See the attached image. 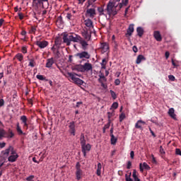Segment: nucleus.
Wrapping results in <instances>:
<instances>
[{
    "instance_id": "34",
    "label": "nucleus",
    "mask_w": 181,
    "mask_h": 181,
    "mask_svg": "<svg viewBox=\"0 0 181 181\" xmlns=\"http://www.w3.org/2000/svg\"><path fill=\"white\" fill-rule=\"evenodd\" d=\"M101 170H102V163H98V170H97V175H101Z\"/></svg>"
},
{
    "instance_id": "3",
    "label": "nucleus",
    "mask_w": 181,
    "mask_h": 181,
    "mask_svg": "<svg viewBox=\"0 0 181 181\" xmlns=\"http://www.w3.org/2000/svg\"><path fill=\"white\" fill-rule=\"evenodd\" d=\"M76 75L78 76V74H73V72H67L66 74V77H67L68 78H71L75 84H77L78 86H83L84 81H83V79H80V78L76 77Z\"/></svg>"
},
{
    "instance_id": "32",
    "label": "nucleus",
    "mask_w": 181,
    "mask_h": 181,
    "mask_svg": "<svg viewBox=\"0 0 181 181\" xmlns=\"http://www.w3.org/2000/svg\"><path fill=\"white\" fill-rule=\"evenodd\" d=\"M115 115V114L114 111H112V112H107V119H108V121H109L110 124H111V122H112L111 117H112V116H114Z\"/></svg>"
},
{
    "instance_id": "18",
    "label": "nucleus",
    "mask_w": 181,
    "mask_h": 181,
    "mask_svg": "<svg viewBox=\"0 0 181 181\" xmlns=\"http://www.w3.org/2000/svg\"><path fill=\"white\" fill-rule=\"evenodd\" d=\"M153 37L157 40V42H161L162 41V36L160 33L159 30H155L153 33Z\"/></svg>"
},
{
    "instance_id": "23",
    "label": "nucleus",
    "mask_w": 181,
    "mask_h": 181,
    "mask_svg": "<svg viewBox=\"0 0 181 181\" xmlns=\"http://www.w3.org/2000/svg\"><path fill=\"white\" fill-rule=\"evenodd\" d=\"M142 60H146V58H145L144 55L143 54H139L136 59V64H141Z\"/></svg>"
},
{
    "instance_id": "14",
    "label": "nucleus",
    "mask_w": 181,
    "mask_h": 181,
    "mask_svg": "<svg viewBox=\"0 0 181 181\" xmlns=\"http://www.w3.org/2000/svg\"><path fill=\"white\" fill-rule=\"evenodd\" d=\"M144 124H146V122L142 121V119H139V121H137L135 124V128H137V129H141V131H143V126H144Z\"/></svg>"
},
{
    "instance_id": "53",
    "label": "nucleus",
    "mask_w": 181,
    "mask_h": 181,
    "mask_svg": "<svg viewBox=\"0 0 181 181\" xmlns=\"http://www.w3.org/2000/svg\"><path fill=\"white\" fill-rule=\"evenodd\" d=\"M98 11L100 14H104V8L103 7H98Z\"/></svg>"
},
{
    "instance_id": "62",
    "label": "nucleus",
    "mask_w": 181,
    "mask_h": 181,
    "mask_svg": "<svg viewBox=\"0 0 181 181\" xmlns=\"http://www.w3.org/2000/svg\"><path fill=\"white\" fill-rule=\"evenodd\" d=\"M80 168H81V163H76V170H80Z\"/></svg>"
},
{
    "instance_id": "48",
    "label": "nucleus",
    "mask_w": 181,
    "mask_h": 181,
    "mask_svg": "<svg viewBox=\"0 0 181 181\" xmlns=\"http://www.w3.org/2000/svg\"><path fill=\"white\" fill-rule=\"evenodd\" d=\"M95 1H97V0H88L87 7L88 8L90 7V6L93 5L94 4V2H95Z\"/></svg>"
},
{
    "instance_id": "16",
    "label": "nucleus",
    "mask_w": 181,
    "mask_h": 181,
    "mask_svg": "<svg viewBox=\"0 0 181 181\" xmlns=\"http://www.w3.org/2000/svg\"><path fill=\"white\" fill-rule=\"evenodd\" d=\"M86 144V141L85 139V134H84V133H81V136H80V144L81 146L82 152L83 151V148H84Z\"/></svg>"
},
{
    "instance_id": "5",
    "label": "nucleus",
    "mask_w": 181,
    "mask_h": 181,
    "mask_svg": "<svg viewBox=\"0 0 181 181\" xmlns=\"http://www.w3.org/2000/svg\"><path fill=\"white\" fill-rule=\"evenodd\" d=\"M86 16H89L92 19H93L94 16H96V11L95 8H89L87 9L86 12Z\"/></svg>"
},
{
    "instance_id": "50",
    "label": "nucleus",
    "mask_w": 181,
    "mask_h": 181,
    "mask_svg": "<svg viewBox=\"0 0 181 181\" xmlns=\"http://www.w3.org/2000/svg\"><path fill=\"white\" fill-rule=\"evenodd\" d=\"M112 108H114V109L118 108V103L114 102L113 104H112Z\"/></svg>"
},
{
    "instance_id": "61",
    "label": "nucleus",
    "mask_w": 181,
    "mask_h": 181,
    "mask_svg": "<svg viewBox=\"0 0 181 181\" xmlns=\"http://www.w3.org/2000/svg\"><path fill=\"white\" fill-rule=\"evenodd\" d=\"M5 104V100L1 98L0 100V107H3V105Z\"/></svg>"
},
{
    "instance_id": "37",
    "label": "nucleus",
    "mask_w": 181,
    "mask_h": 181,
    "mask_svg": "<svg viewBox=\"0 0 181 181\" xmlns=\"http://www.w3.org/2000/svg\"><path fill=\"white\" fill-rule=\"evenodd\" d=\"M117 141V137L115 136L114 134L111 136V144L112 145H115Z\"/></svg>"
},
{
    "instance_id": "59",
    "label": "nucleus",
    "mask_w": 181,
    "mask_h": 181,
    "mask_svg": "<svg viewBox=\"0 0 181 181\" xmlns=\"http://www.w3.org/2000/svg\"><path fill=\"white\" fill-rule=\"evenodd\" d=\"M175 153H176L177 155L181 156V149H180V148H176V149H175Z\"/></svg>"
},
{
    "instance_id": "9",
    "label": "nucleus",
    "mask_w": 181,
    "mask_h": 181,
    "mask_svg": "<svg viewBox=\"0 0 181 181\" xmlns=\"http://www.w3.org/2000/svg\"><path fill=\"white\" fill-rule=\"evenodd\" d=\"M69 127V133L72 134V135H74V136H75V135H76V124H75V122H74V121L70 122Z\"/></svg>"
},
{
    "instance_id": "36",
    "label": "nucleus",
    "mask_w": 181,
    "mask_h": 181,
    "mask_svg": "<svg viewBox=\"0 0 181 181\" xmlns=\"http://www.w3.org/2000/svg\"><path fill=\"white\" fill-rule=\"evenodd\" d=\"M36 78L40 79V81H48L42 74H37Z\"/></svg>"
},
{
    "instance_id": "12",
    "label": "nucleus",
    "mask_w": 181,
    "mask_h": 181,
    "mask_svg": "<svg viewBox=\"0 0 181 181\" xmlns=\"http://www.w3.org/2000/svg\"><path fill=\"white\" fill-rule=\"evenodd\" d=\"M36 45H37L40 47V49H45V47H47V46L49 45V42L46 40L37 41Z\"/></svg>"
},
{
    "instance_id": "63",
    "label": "nucleus",
    "mask_w": 181,
    "mask_h": 181,
    "mask_svg": "<svg viewBox=\"0 0 181 181\" xmlns=\"http://www.w3.org/2000/svg\"><path fill=\"white\" fill-rule=\"evenodd\" d=\"M160 152L161 153V154H165V151L163 149V147H162V146H160Z\"/></svg>"
},
{
    "instance_id": "40",
    "label": "nucleus",
    "mask_w": 181,
    "mask_h": 181,
    "mask_svg": "<svg viewBox=\"0 0 181 181\" xmlns=\"http://www.w3.org/2000/svg\"><path fill=\"white\" fill-rule=\"evenodd\" d=\"M126 115L124 114V112H122L121 115H119V120L120 122H122V121H124V119H125Z\"/></svg>"
},
{
    "instance_id": "47",
    "label": "nucleus",
    "mask_w": 181,
    "mask_h": 181,
    "mask_svg": "<svg viewBox=\"0 0 181 181\" xmlns=\"http://www.w3.org/2000/svg\"><path fill=\"white\" fill-rule=\"evenodd\" d=\"M125 180L126 181H134L132 177H130L128 174H125Z\"/></svg>"
},
{
    "instance_id": "20",
    "label": "nucleus",
    "mask_w": 181,
    "mask_h": 181,
    "mask_svg": "<svg viewBox=\"0 0 181 181\" xmlns=\"http://www.w3.org/2000/svg\"><path fill=\"white\" fill-rule=\"evenodd\" d=\"M102 52L105 53L110 49L109 44L107 42H102L101 44Z\"/></svg>"
},
{
    "instance_id": "51",
    "label": "nucleus",
    "mask_w": 181,
    "mask_h": 181,
    "mask_svg": "<svg viewBox=\"0 0 181 181\" xmlns=\"http://www.w3.org/2000/svg\"><path fill=\"white\" fill-rule=\"evenodd\" d=\"M132 167V161H127V168L128 170H130V168Z\"/></svg>"
},
{
    "instance_id": "1",
    "label": "nucleus",
    "mask_w": 181,
    "mask_h": 181,
    "mask_svg": "<svg viewBox=\"0 0 181 181\" xmlns=\"http://www.w3.org/2000/svg\"><path fill=\"white\" fill-rule=\"evenodd\" d=\"M1 156L3 158H8V161L10 163H14L18 158V154H17L16 151H15L14 147L13 146H9L8 148L2 151L1 153Z\"/></svg>"
},
{
    "instance_id": "57",
    "label": "nucleus",
    "mask_w": 181,
    "mask_h": 181,
    "mask_svg": "<svg viewBox=\"0 0 181 181\" xmlns=\"http://www.w3.org/2000/svg\"><path fill=\"white\" fill-rule=\"evenodd\" d=\"M100 84H101V86L103 88V89H107L108 86L107 84H105L104 82L102 81Z\"/></svg>"
},
{
    "instance_id": "33",
    "label": "nucleus",
    "mask_w": 181,
    "mask_h": 181,
    "mask_svg": "<svg viewBox=\"0 0 181 181\" xmlns=\"http://www.w3.org/2000/svg\"><path fill=\"white\" fill-rule=\"evenodd\" d=\"M15 134L13 133V132H12V130L9 129L8 130V133H6V138H13Z\"/></svg>"
},
{
    "instance_id": "55",
    "label": "nucleus",
    "mask_w": 181,
    "mask_h": 181,
    "mask_svg": "<svg viewBox=\"0 0 181 181\" xmlns=\"http://www.w3.org/2000/svg\"><path fill=\"white\" fill-rule=\"evenodd\" d=\"M119 84H120V79H119V78H117V79H115V85L119 86Z\"/></svg>"
},
{
    "instance_id": "19",
    "label": "nucleus",
    "mask_w": 181,
    "mask_h": 181,
    "mask_svg": "<svg viewBox=\"0 0 181 181\" xmlns=\"http://www.w3.org/2000/svg\"><path fill=\"white\" fill-rule=\"evenodd\" d=\"M168 115L173 119H177V115L175 114L174 107H170L168 110Z\"/></svg>"
},
{
    "instance_id": "41",
    "label": "nucleus",
    "mask_w": 181,
    "mask_h": 181,
    "mask_svg": "<svg viewBox=\"0 0 181 181\" xmlns=\"http://www.w3.org/2000/svg\"><path fill=\"white\" fill-rule=\"evenodd\" d=\"M37 31L36 26H32L30 30V33L35 34Z\"/></svg>"
},
{
    "instance_id": "45",
    "label": "nucleus",
    "mask_w": 181,
    "mask_h": 181,
    "mask_svg": "<svg viewBox=\"0 0 181 181\" xmlns=\"http://www.w3.org/2000/svg\"><path fill=\"white\" fill-rule=\"evenodd\" d=\"M168 78H169L170 81H171L172 82H175V76H173V74H169Z\"/></svg>"
},
{
    "instance_id": "30",
    "label": "nucleus",
    "mask_w": 181,
    "mask_h": 181,
    "mask_svg": "<svg viewBox=\"0 0 181 181\" xmlns=\"http://www.w3.org/2000/svg\"><path fill=\"white\" fill-rule=\"evenodd\" d=\"M29 62H30L28 64V66L35 67L36 66V62L35 60V58L29 59Z\"/></svg>"
},
{
    "instance_id": "22",
    "label": "nucleus",
    "mask_w": 181,
    "mask_h": 181,
    "mask_svg": "<svg viewBox=\"0 0 181 181\" xmlns=\"http://www.w3.org/2000/svg\"><path fill=\"white\" fill-rule=\"evenodd\" d=\"M53 64H54V60L53 57L47 59V63L45 65L46 67L50 68L52 66Z\"/></svg>"
},
{
    "instance_id": "42",
    "label": "nucleus",
    "mask_w": 181,
    "mask_h": 181,
    "mask_svg": "<svg viewBox=\"0 0 181 181\" xmlns=\"http://www.w3.org/2000/svg\"><path fill=\"white\" fill-rule=\"evenodd\" d=\"M66 18L68 20H74V16L71 13H67Z\"/></svg>"
},
{
    "instance_id": "46",
    "label": "nucleus",
    "mask_w": 181,
    "mask_h": 181,
    "mask_svg": "<svg viewBox=\"0 0 181 181\" xmlns=\"http://www.w3.org/2000/svg\"><path fill=\"white\" fill-rule=\"evenodd\" d=\"M143 168H145L146 170H151V167L146 163H143Z\"/></svg>"
},
{
    "instance_id": "6",
    "label": "nucleus",
    "mask_w": 181,
    "mask_h": 181,
    "mask_svg": "<svg viewBox=\"0 0 181 181\" xmlns=\"http://www.w3.org/2000/svg\"><path fill=\"white\" fill-rule=\"evenodd\" d=\"M20 119L21 122L23 124V128H25V129H28L29 124H28V119L27 116L25 115H23V116H21Z\"/></svg>"
},
{
    "instance_id": "25",
    "label": "nucleus",
    "mask_w": 181,
    "mask_h": 181,
    "mask_svg": "<svg viewBox=\"0 0 181 181\" xmlns=\"http://www.w3.org/2000/svg\"><path fill=\"white\" fill-rule=\"evenodd\" d=\"M83 176V170H81V167L78 170L76 171V177L77 180H80L82 178Z\"/></svg>"
},
{
    "instance_id": "35",
    "label": "nucleus",
    "mask_w": 181,
    "mask_h": 181,
    "mask_svg": "<svg viewBox=\"0 0 181 181\" xmlns=\"http://www.w3.org/2000/svg\"><path fill=\"white\" fill-rule=\"evenodd\" d=\"M16 131L19 135H22L23 134V132L22 130L21 127L19 126V123H17Z\"/></svg>"
},
{
    "instance_id": "21",
    "label": "nucleus",
    "mask_w": 181,
    "mask_h": 181,
    "mask_svg": "<svg viewBox=\"0 0 181 181\" xmlns=\"http://www.w3.org/2000/svg\"><path fill=\"white\" fill-rule=\"evenodd\" d=\"M93 70V65L90 63L83 64V71H90Z\"/></svg>"
},
{
    "instance_id": "4",
    "label": "nucleus",
    "mask_w": 181,
    "mask_h": 181,
    "mask_svg": "<svg viewBox=\"0 0 181 181\" xmlns=\"http://www.w3.org/2000/svg\"><path fill=\"white\" fill-rule=\"evenodd\" d=\"M75 57H77L79 59H82L81 61V63H82L83 60L90 59L91 55L87 51L83 50L82 52L76 53Z\"/></svg>"
},
{
    "instance_id": "56",
    "label": "nucleus",
    "mask_w": 181,
    "mask_h": 181,
    "mask_svg": "<svg viewBox=\"0 0 181 181\" xmlns=\"http://www.w3.org/2000/svg\"><path fill=\"white\" fill-rule=\"evenodd\" d=\"M132 49H133V51H134V53L138 52V47H137V46H136V45H134L132 47Z\"/></svg>"
},
{
    "instance_id": "2",
    "label": "nucleus",
    "mask_w": 181,
    "mask_h": 181,
    "mask_svg": "<svg viewBox=\"0 0 181 181\" xmlns=\"http://www.w3.org/2000/svg\"><path fill=\"white\" fill-rule=\"evenodd\" d=\"M80 39L81 36L78 34L64 33L63 35V42L66 44L67 46L71 45V42H78Z\"/></svg>"
},
{
    "instance_id": "26",
    "label": "nucleus",
    "mask_w": 181,
    "mask_h": 181,
    "mask_svg": "<svg viewBox=\"0 0 181 181\" xmlns=\"http://www.w3.org/2000/svg\"><path fill=\"white\" fill-rule=\"evenodd\" d=\"M136 32H137V35L140 37H141L142 35H144V28H142V27H137Z\"/></svg>"
},
{
    "instance_id": "43",
    "label": "nucleus",
    "mask_w": 181,
    "mask_h": 181,
    "mask_svg": "<svg viewBox=\"0 0 181 181\" xmlns=\"http://www.w3.org/2000/svg\"><path fill=\"white\" fill-rule=\"evenodd\" d=\"M18 18L20 20L24 19L25 16H24L23 13H22L21 11H18Z\"/></svg>"
},
{
    "instance_id": "60",
    "label": "nucleus",
    "mask_w": 181,
    "mask_h": 181,
    "mask_svg": "<svg viewBox=\"0 0 181 181\" xmlns=\"http://www.w3.org/2000/svg\"><path fill=\"white\" fill-rule=\"evenodd\" d=\"M110 136L112 138V135H113V132H114V127H113V124H112V127H111V129L110 130Z\"/></svg>"
},
{
    "instance_id": "11",
    "label": "nucleus",
    "mask_w": 181,
    "mask_h": 181,
    "mask_svg": "<svg viewBox=\"0 0 181 181\" xmlns=\"http://www.w3.org/2000/svg\"><path fill=\"white\" fill-rule=\"evenodd\" d=\"M113 8H114V4L111 1H110L107 6V12L109 16L112 15L113 13Z\"/></svg>"
},
{
    "instance_id": "49",
    "label": "nucleus",
    "mask_w": 181,
    "mask_h": 181,
    "mask_svg": "<svg viewBox=\"0 0 181 181\" xmlns=\"http://www.w3.org/2000/svg\"><path fill=\"white\" fill-rule=\"evenodd\" d=\"M35 178V175H30L29 177H26L27 181H33Z\"/></svg>"
},
{
    "instance_id": "24",
    "label": "nucleus",
    "mask_w": 181,
    "mask_h": 181,
    "mask_svg": "<svg viewBox=\"0 0 181 181\" xmlns=\"http://www.w3.org/2000/svg\"><path fill=\"white\" fill-rule=\"evenodd\" d=\"M84 23L86 26L89 27V28H91V27H93V23L90 18H86Z\"/></svg>"
},
{
    "instance_id": "58",
    "label": "nucleus",
    "mask_w": 181,
    "mask_h": 181,
    "mask_svg": "<svg viewBox=\"0 0 181 181\" xmlns=\"http://www.w3.org/2000/svg\"><path fill=\"white\" fill-rule=\"evenodd\" d=\"M110 126H111V125H110V121H109V119H108V122H107V124H105V129H109V128H110Z\"/></svg>"
},
{
    "instance_id": "27",
    "label": "nucleus",
    "mask_w": 181,
    "mask_h": 181,
    "mask_svg": "<svg viewBox=\"0 0 181 181\" xmlns=\"http://www.w3.org/2000/svg\"><path fill=\"white\" fill-rule=\"evenodd\" d=\"M35 5H43L44 2H49V0H33Z\"/></svg>"
},
{
    "instance_id": "38",
    "label": "nucleus",
    "mask_w": 181,
    "mask_h": 181,
    "mask_svg": "<svg viewBox=\"0 0 181 181\" xmlns=\"http://www.w3.org/2000/svg\"><path fill=\"white\" fill-rule=\"evenodd\" d=\"M6 132L4 129H0V139L5 138Z\"/></svg>"
},
{
    "instance_id": "8",
    "label": "nucleus",
    "mask_w": 181,
    "mask_h": 181,
    "mask_svg": "<svg viewBox=\"0 0 181 181\" xmlns=\"http://www.w3.org/2000/svg\"><path fill=\"white\" fill-rule=\"evenodd\" d=\"M92 32L91 30H83L82 32V35L86 40L89 41L91 39Z\"/></svg>"
},
{
    "instance_id": "7",
    "label": "nucleus",
    "mask_w": 181,
    "mask_h": 181,
    "mask_svg": "<svg viewBox=\"0 0 181 181\" xmlns=\"http://www.w3.org/2000/svg\"><path fill=\"white\" fill-rule=\"evenodd\" d=\"M63 44V39L61 37H56L54 40L55 48L56 49H60L61 46Z\"/></svg>"
},
{
    "instance_id": "29",
    "label": "nucleus",
    "mask_w": 181,
    "mask_h": 181,
    "mask_svg": "<svg viewBox=\"0 0 181 181\" xmlns=\"http://www.w3.org/2000/svg\"><path fill=\"white\" fill-rule=\"evenodd\" d=\"M75 69L78 70V71L84 72V65H82V64L76 65Z\"/></svg>"
},
{
    "instance_id": "31",
    "label": "nucleus",
    "mask_w": 181,
    "mask_h": 181,
    "mask_svg": "<svg viewBox=\"0 0 181 181\" xmlns=\"http://www.w3.org/2000/svg\"><path fill=\"white\" fill-rule=\"evenodd\" d=\"M132 176H133V178H134V181H141L139 177H138L136 170H133V175Z\"/></svg>"
},
{
    "instance_id": "39",
    "label": "nucleus",
    "mask_w": 181,
    "mask_h": 181,
    "mask_svg": "<svg viewBox=\"0 0 181 181\" xmlns=\"http://www.w3.org/2000/svg\"><path fill=\"white\" fill-rule=\"evenodd\" d=\"M110 93L113 100H116V98H117V95L115 93L113 90H110Z\"/></svg>"
},
{
    "instance_id": "64",
    "label": "nucleus",
    "mask_w": 181,
    "mask_h": 181,
    "mask_svg": "<svg viewBox=\"0 0 181 181\" xmlns=\"http://www.w3.org/2000/svg\"><path fill=\"white\" fill-rule=\"evenodd\" d=\"M130 156H131L132 159H134V151H131Z\"/></svg>"
},
{
    "instance_id": "28",
    "label": "nucleus",
    "mask_w": 181,
    "mask_h": 181,
    "mask_svg": "<svg viewBox=\"0 0 181 181\" xmlns=\"http://www.w3.org/2000/svg\"><path fill=\"white\" fill-rule=\"evenodd\" d=\"M15 58L21 62H23L24 57L23 53H17V54L15 55Z\"/></svg>"
},
{
    "instance_id": "13",
    "label": "nucleus",
    "mask_w": 181,
    "mask_h": 181,
    "mask_svg": "<svg viewBox=\"0 0 181 181\" xmlns=\"http://www.w3.org/2000/svg\"><path fill=\"white\" fill-rule=\"evenodd\" d=\"M91 144H87L86 143L84 144V147H83V156H87V152H90V151L91 150Z\"/></svg>"
},
{
    "instance_id": "52",
    "label": "nucleus",
    "mask_w": 181,
    "mask_h": 181,
    "mask_svg": "<svg viewBox=\"0 0 181 181\" xmlns=\"http://www.w3.org/2000/svg\"><path fill=\"white\" fill-rule=\"evenodd\" d=\"M103 76H104V74H99L98 82L100 83H103Z\"/></svg>"
},
{
    "instance_id": "10",
    "label": "nucleus",
    "mask_w": 181,
    "mask_h": 181,
    "mask_svg": "<svg viewBox=\"0 0 181 181\" xmlns=\"http://www.w3.org/2000/svg\"><path fill=\"white\" fill-rule=\"evenodd\" d=\"M52 51L54 53L55 58H57V59H59V58H60V57H61L59 48H56V45H53V46L52 47Z\"/></svg>"
},
{
    "instance_id": "44",
    "label": "nucleus",
    "mask_w": 181,
    "mask_h": 181,
    "mask_svg": "<svg viewBox=\"0 0 181 181\" xmlns=\"http://www.w3.org/2000/svg\"><path fill=\"white\" fill-rule=\"evenodd\" d=\"M21 52H23L24 54L28 53V47L26 46H23L21 48Z\"/></svg>"
},
{
    "instance_id": "54",
    "label": "nucleus",
    "mask_w": 181,
    "mask_h": 181,
    "mask_svg": "<svg viewBox=\"0 0 181 181\" xmlns=\"http://www.w3.org/2000/svg\"><path fill=\"white\" fill-rule=\"evenodd\" d=\"M107 62H108V60H107L106 58H104V59L102 60L101 65H103V66H105V65H107Z\"/></svg>"
},
{
    "instance_id": "17",
    "label": "nucleus",
    "mask_w": 181,
    "mask_h": 181,
    "mask_svg": "<svg viewBox=\"0 0 181 181\" xmlns=\"http://www.w3.org/2000/svg\"><path fill=\"white\" fill-rule=\"evenodd\" d=\"M78 42L82 45V49L86 51V49H88V43L87 41L83 40L81 37H80V39L78 40Z\"/></svg>"
},
{
    "instance_id": "15",
    "label": "nucleus",
    "mask_w": 181,
    "mask_h": 181,
    "mask_svg": "<svg viewBox=\"0 0 181 181\" xmlns=\"http://www.w3.org/2000/svg\"><path fill=\"white\" fill-rule=\"evenodd\" d=\"M134 23H131V25H129V28H127V33H126L127 37H128V35L129 37L131 35H132L133 33H134Z\"/></svg>"
}]
</instances>
